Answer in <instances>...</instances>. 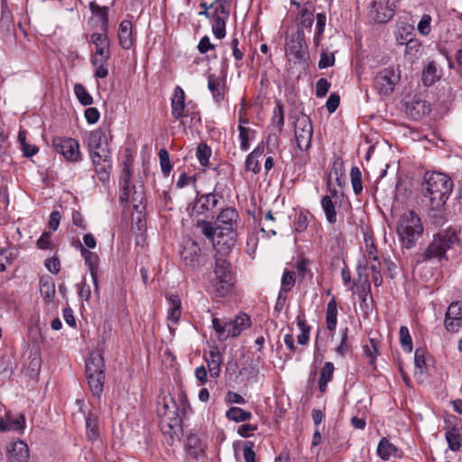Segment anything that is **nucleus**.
Here are the masks:
<instances>
[{"mask_svg": "<svg viewBox=\"0 0 462 462\" xmlns=\"http://www.w3.org/2000/svg\"><path fill=\"white\" fill-rule=\"evenodd\" d=\"M445 318H462V301L452 302L447 310Z\"/></svg>", "mask_w": 462, "mask_h": 462, "instance_id": "nucleus-52", "label": "nucleus"}, {"mask_svg": "<svg viewBox=\"0 0 462 462\" xmlns=\"http://www.w3.org/2000/svg\"><path fill=\"white\" fill-rule=\"evenodd\" d=\"M186 446L189 453L196 458L202 456L206 448L202 438L196 433H191L188 436Z\"/></svg>", "mask_w": 462, "mask_h": 462, "instance_id": "nucleus-25", "label": "nucleus"}, {"mask_svg": "<svg viewBox=\"0 0 462 462\" xmlns=\"http://www.w3.org/2000/svg\"><path fill=\"white\" fill-rule=\"evenodd\" d=\"M46 268L52 273H58L60 272V263L59 258L51 257L45 261Z\"/></svg>", "mask_w": 462, "mask_h": 462, "instance_id": "nucleus-64", "label": "nucleus"}, {"mask_svg": "<svg viewBox=\"0 0 462 462\" xmlns=\"http://www.w3.org/2000/svg\"><path fill=\"white\" fill-rule=\"evenodd\" d=\"M208 372L211 377L217 378L221 372V364L223 361L222 355L217 346L209 347L206 356Z\"/></svg>", "mask_w": 462, "mask_h": 462, "instance_id": "nucleus-18", "label": "nucleus"}, {"mask_svg": "<svg viewBox=\"0 0 462 462\" xmlns=\"http://www.w3.org/2000/svg\"><path fill=\"white\" fill-rule=\"evenodd\" d=\"M340 97L339 95L332 93L327 100L326 107L329 113H333L337 110L339 106Z\"/></svg>", "mask_w": 462, "mask_h": 462, "instance_id": "nucleus-62", "label": "nucleus"}, {"mask_svg": "<svg viewBox=\"0 0 462 462\" xmlns=\"http://www.w3.org/2000/svg\"><path fill=\"white\" fill-rule=\"evenodd\" d=\"M90 153H91L92 160L97 159V160L106 161V160H110V158H111L107 142H106L105 143L100 145V148L94 149V150L90 151Z\"/></svg>", "mask_w": 462, "mask_h": 462, "instance_id": "nucleus-48", "label": "nucleus"}, {"mask_svg": "<svg viewBox=\"0 0 462 462\" xmlns=\"http://www.w3.org/2000/svg\"><path fill=\"white\" fill-rule=\"evenodd\" d=\"M131 169L132 160L130 158H126L125 161L124 162V169L120 176V189H126L127 187H130Z\"/></svg>", "mask_w": 462, "mask_h": 462, "instance_id": "nucleus-39", "label": "nucleus"}, {"mask_svg": "<svg viewBox=\"0 0 462 462\" xmlns=\"http://www.w3.org/2000/svg\"><path fill=\"white\" fill-rule=\"evenodd\" d=\"M334 372V365L330 362L325 363L324 366L320 371V376L319 380V388L320 392H325L328 382L332 380Z\"/></svg>", "mask_w": 462, "mask_h": 462, "instance_id": "nucleus-30", "label": "nucleus"}, {"mask_svg": "<svg viewBox=\"0 0 462 462\" xmlns=\"http://www.w3.org/2000/svg\"><path fill=\"white\" fill-rule=\"evenodd\" d=\"M109 45H101L97 47L96 52L92 58V64L97 65L100 62H106L110 58Z\"/></svg>", "mask_w": 462, "mask_h": 462, "instance_id": "nucleus-44", "label": "nucleus"}, {"mask_svg": "<svg viewBox=\"0 0 462 462\" xmlns=\"http://www.w3.org/2000/svg\"><path fill=\"white\" fill-rule=\"evenodd\" d=\"M309 225L308 216L304 212H300L295 220L294 228L295 231L300 233L307 229Z\"/></svg>", "mask_w": 462, "mask_h": 462, "instance_id": "nucleus-57", "label": "nucleus"}, {"mask_svg": "<svg viewBox=\"0 0 462 462\" xmlns=\"http://www.w3.org/2000/svg\"><path fill=\"white\" fill-rule=\"evenodd\" d=\"M238 213L234 208L223 209L217 217V229L226 232H236Z\"/></svg>", "mask_w": 462, "mask_h": 462, "instance_id": "nucleus-14", "label": "nucleus"}, {"mask_svg": "<svg viewBox=\"0 0 462 462\" xmlns=\"http://www.w3.org/2000/svg\"><path fill=\"white\" fill-rule=\"evenodd\" d=\"M208 88L217 101L222 100L224 98L222 84L219 79H217L214 74H209L208 76Z\"/></svg>", "mask_w": 462, "mask_h": 462, "instance_id": "nucleus-32", "label": "nucleus"}, {"mask_svg": "<svg viewBox=\"0 0 462 462\" xmlns=\"http://www.w3.org/2000/svg\"><path fill=\"white\" fill-rule=\"evenodd\" d=\"M453 189L452 180L441 172H426L421 183L423 196L429 199L432 210L440 211Z\"/></svg>", "mask_w": 462, "mask_h": 462, "instance_id": "nucleus-1", "label": "nucleus"}, {"mask_svg": "<svg viewBox=\"0 0 462 462\" xmlns=\"http://www.w3.org/2000/svg\"><path fill=\"white\" fill-rule=\"evenodd\" d=\"M401 80L399 67H388L381 69L374 79V86L381 96L388 97Z\"/></svg>", "mask_w": 462, "mask_h": 462, "instance_id": "nucleus-5", "label": "nucleus"}, {"mask_svg": "<svg viewBox=\"0 0 462 462\" xmlns=\"http://www.w3.org/2000/svg\"><path fill=\"white\" fill-rule=\"evenodd\" d=\"M430 23H431V16L430 14H423L420 21L418 23V31L422 34V35H429L431 32V27H430Z\"/></svg>", "mask_w": 462, "mask_h": 462, "instance_id": "nucleus-53", "label": "nucleus"}, {"mask_svg": "<svg viewBox=\"0 0 462 462\" xmlns=\"http://www.w3.org/2000/svg\"><path fill=\"white\" fill-rule=\"evenodd\" d=\"M294 135L298 148L301 151H308L311 145L313 127L307 116L302 115L296 119Z\"/></svg>", "mask_w": 462, "mask_h": 462, "instance_id": "nucleus-10", "label": "nucleus"}, {"mask_svg": "<svg viewBox=\"0 0 462 462\" xmlns=\"http://www.w3.org/2000/svg\"><path fill=\"white\" fill-rule=\"evenodd\" d=\"M160 164L162 168V171L164 176H169L171 171V164L170 162L169 152L165 149H162L159 152Z\"/></svg>", "mask_w": 462, "mask_h": 462, "instance_id": "nucleus-47", "label": "nucleus"}, {"mask_svg": "<svg viewBox=\"0 0 462 462\" xmlns=\"http://www.w3.org/2000/svg\"><path fill=\"white\" fill-rule=\"evenodd\" d=\"M397 233L403 245L406 248H411L423 233V226L420 218L413 211L403 213L400 217L397 225Z\"/></svg>", "mask_w": 462, "mask_h": 462, "instance_id": "nucleus-4", "label": "nucleus"}, {"mask_svg": "<svg viewBox=\"0 0 462 462\" xmlns=\"http://www.w3.org/2000/svg\"><path fill=\"white\" fill-rule=\"evenodd\" d=\"M335 56L333 53H328V51H323L320 55V60L319 61V67L320 69H325L328 67H331L334 65Z\"/></svg>", "mask_w": 462, "mask_h": 462, "instance_id": "nucleus-60", "label": "nucleus"}, {"mask_svg": "<svg viewBox=\"0 0 462 462\" xmlns=\"http://www.w3.org/2000/svg\"><path fill=\"white\" fill-rule=\"evenodd\" d=\"M6 456L8 462H28L30 450L24 441L17 440L10 445Z\"/></svg>", "mask_w": 462, "mask_h": 462, "instance_id": "nucleus-17", "label": "nucleus"}, {"mask_svg": "<svg viewBox=\"0 0 462 462\" xmlns=\"http://www.w3.org/2000/svg\"><path fill=\"white\" fill-rule=\"evenodd\" d=\"M74 92L81 105L89 106L93 103L92 97L87 91V89L85 88V87L83 85L76 84L74 87Z\"/></svg>", "mask_w": 462, "mask_h": 462, "instance_id": "nucleus-41", "label": "nucleus"}, {"mask_svg": "<svg viewBox=\"0 0 462 462\" xmlns=\"http://www.w3.org/2000/svg\"><path fill=\"white\" fill-rule=\"evenodd\" d=\"M196 155L202 166H208L211 156V148L207 143H199L197 147Z\"/></svg>", "mask_w": 462, "mask_h": 462, "instance_id": "nucleus-42", "label": "nucleus"}, {"mask_svg": "<svg viewBox=\"0 0 462 462\" xmlns=\"http://www.w3.org/2000/svg\"><path fill=\"white\" fill-rule=\"evenodd\" d=\"M185 107V94L183 89L177 86L174 89L173 98L171 100V114L175 119H180L183 116V110Z\"/></svg>", "mask_w": 462, "mask_h": 462, "instance_id": "nucleus-24", "label": "nucleus"}, {"mask_svg": "<svg viewBox=\"0 0 462 462\" xmlns=\"http://www.w3.org/2000/svg\"><path fill=\"white\" fill-rule=\"evenodd\" d=\"M40 292L45 300H51L55 294V285L51 281H41Z\"/></svg>", "mask_w": 462, "mask_h": 462, "instance_id": "nucleus-46", "label": "nucleus"}, {"mask_svg": "<svg viewBox=\"0 0 462 462\" xmlns=\"http://www.w3.org/2000/svg\"><path fill=\"white\" fill-rule=\"evenodd\" d=\"M330 88V83L328 79L321 78L316 83V96L318 97H323L327 95Z\"/></svg>", "mask_w": 462, "mask_h": 462, "instance_id": "nucleus-59", "label": "nucleus"}, {"mask_svg": "<svg viewBox=\"0 0 462 462\" xmlns=\"http://www.w3.org/2000/svg\"><path fill=\"white\" fill-rule=\"evenodd\" d=\"M422 82L425 86L433 85L438 79L437 68L433 61L430 62L422 70Z\"/></svg>", "mask_w": 462, "mask_h": 462, "instance_id": "nucleus-35", "label": "nucleus"}, {"mask_svg": "<svg viewBox=\"0 0 462 462\" xmlns=\"http://www.w3.org/2000/svg\"><path fill=\"white\" fill-rule=\"evenodd\" d=\"M405 46V55L409 58H416L420 51L421 42L418 39L409 38Z\"/></svg>", "mask_w": 462, "mask_h": 462, "instance_id": "nucleus-43", "label": "nucleus"}, {"mask_svg": "<svg viewBox=\"0 0 462 462\" xmlns=\"http://www.w3.org/2000/svg\"><path fill=\"white\" fill-rule=\"evenodd\" d=\"M86 377L94 396L103 393L105 382V362L99 351H93L86 359Z\"/></svg>", "mask_w": 462, "mask_h": 462, "instance_id": "nucleus-3", "label": "nucleus"}, {"mask_svg": "<svg viewBox=\"0 0 462 462\" xmlns=\"http://www.w3.org/2000/svg\"><path fill=\"white\" fill-rule=\"evenodd\" d=\"M92 161L95 165L96 173L99 180L102 182L108 181L110 177V171L112 169L111 160L102 161L94 159Z\"/></svg>", "mask_w": 462, "mask_h": 462, "instance_id": "nucleus-28", "label": "nucleus"}, {"mask_svg": "<svg viewBox=\"0 0 462 462\" xmlns=\"http://www.w3.org/2000/svg\"><path fill=\"white\" fill-rule=\"evenodd\" d=\"M293 272H284L282 279V287L285 291H291L295 283V277Z\"/></svg>", "mask_w": 462, "mask_h": 462, "instance_id": "nucleus-58", "label": "nucleus"}, {"mask_svg": "<svg viewBox=\"0 0 462 462\" xmlns=\"http://www.w3.org/2000/svg\"><path fill=\"white\" fill-rule=\"evenodd\" d=\"M105 138V134L101 129L92 131L88 137L89 151L100 148V145L106 142Z\"/></svg>", "mask_w": 462, "mask_h": 462, "instance_id": "nucleus-38", "label": "nucleus"}, {"mask_svg": "<svg viewBox=\"0 0 462 462\" xmlns=\"http://www.w3.org/2000/svg\"><path fill=\"white\" fill-rule=\"evenodd\" d=\"M212 326L219 338L238 336L242 330L251 326V319H212Z\"/></svg>", "mask_w": 462, "mask_h": 462, "instance_id": "nucleus-8", "label": "nucleus"}, {"mask_svg": "<svg viewBox=\"0 0 462 462\" xmlns=\"http://www.w3.org/2000/svg\"><path fill=\"white\" fill-rule=\"evenodd\" d=\"M414 376L418 381L422 382L427 370L426 366V350L417 348L414 353Z\"/></svg>", "mask_w": 462, "mask_h": 462, "instance_id": "nucleus-26", "label": "nucleus"}, {"mask_svg": "<svg viewBox=\"0 0 462 462\" xmlns=\"http://www.w3.org/2000/svg\"><path fill=\"white\" fill-rule=\"evenodd\" d=\"M308 46L305 42L304 32H295L287 40L285 52L289 60L300 63L308 54Z\"/></svg>", "mask_w": 462, "mask_h": 462, "instance_id": "nucleus-9", "label": "nucleus"}, {"mask_svg": "<svg viewBox=\"0 0 462 462\" xmlns=\"http://www.w3.org/2000/svg\"><path fill=\"white\" fill-rule=\"evenodd\" d=\"M168 300V318H180L181 315V300L178 295H171Z\"/></svg>", "mask_w": 462, "mask_h": 462, "instance_id": "nucleus-34", "label": "nucleus"}, {"mask_svg": "<svg viewBox=\"0 0 462 462\" xmlns=\"http://www.w3.org/2000/svg\"><path fill=\"white\" fill-rule=\"evenodd\" d=\"M326 20H327V18L324 14L319 13L317 14V26H316L317 32L314 36V43L316 45H319V43L320 42L321 35L324 32Z\"/></svg>", "mask_w": 462, "mask_h": 462, "instance_id": "nucleus-51", "label": "nucleus"}, {"mask_svg": "<svg viewBox=\"0 0 462 462\" xmlns=\"http://www.w3.org/2000/svg\"><path fill=\"white\" fill-rule=\"evenodd\" d=\"M236 232H226L223 231V234L218 230L217 234V238L213 242V245L218 252H228L236 244Z\"/></svg>", "mask_w": 462, "mask_h": 462, "instance_id": "nucleus-20", "label": "nucleus"}, {"mask_svg": "<svg viewBox=\"0 0 462 462\" xmlns=\"http://www.w3.org/2000/svg\"><path fill=\"white\" fill-rule=\"evenodd\" d=\"M314 7L310 2H306L298 16L299 24L296 32H303L304 28L311 29L314 23Z\"/></svg>", "mask_w": 462, "mask_h": 462, "instance_id": "nucleus-21", "label": "nucleus"}, {"mask_svg": "<svg viewBox=\"0 0 462 462\" xmlns=\"http://www.w3.org/2000/svg\"><path fill=\"white\" fill-rule=\"evenodd\" d=\"M459 239L454 229L440 230L433 236L426 250L418 257L419 263L428 262L431 259L441 260L446 258V253L458 245Z\"/></svg>", "mask_w": 462, "mask_h": 462, "instance_id": "nucleus-2", "label": "nucleus"}, {"mask_svg": "<svg viewBox=\"0 0 462 462\" xmlns=\"http://www.w3.org/2000/svg\"><path fill=\"white\" fill-rule=\"evenodd\" d=\"M377 455L384 461L391 457H402V452L388 439L383 438L377 446Z\"/></svg>", "mask_w": 462, "mask_h": 462, "instance_id": "nucleus-19", "label": "nucleus"}, {"mask_svg": "<svg viewBox=\"0 0 462 462\" xmlns=\"http://www.w3.org/2000/svg\"><path fill=\"white\" fill-rule=\"evenodd\" d=\"M321 207L325 212L326 218L330 224H334L337 221V213L335 205L330 196H324L321 199Z\"/></svg>", "mask_w": 462, "mask_h": 462, "instance_id": "nucleus-33", "label": "nucleus"}, {"mask_svg": "<svg viewBox=\"0 0 462 462\" xmlns=\"http://www.w3.org/2000/svg\"><path fill=\"white\" fill-rule=\"evenodd\" d=\"M132 28L133 24L129 20H124L119 24L118 39L120 45L125 50H129L134 44Z\"/></svg>", "mask_w": 462, "mask_h": 462, "instance_id": "nucleus-23", "label": "nucleus"}, {"mask_svg": "<svg viewBox=\"0 0 462 462\" xmlns=\"http://www.w3.org/2000/svg\"><path fill=\"white\" fill-rule=\"evenodd\" d=\"M412 109L415 111V116H421L429 114L430 111V106L426 101L413 100L411 102Z\"/></svg>", "mask_w": 462, "mask_h": 462, "instance_id": "nucleus-56", "label": "nucleus"}, {"mask_svg": "<svg viewBox=\"0 0 462 462\" xmlns=\"http://www.w3.org/2000/svg\"><path fill=\"white\" fill-rule=\"evenodd\" d=\"M86 431L87 438L90 441H95L98 439V419L94 413H88L86 417Z\"/></svg>", "mask_w": 462, "mask_h": 462, "instance_id": "nucleus-29", "label": "nucleus"}, {"mask_svg": "<svg viewBox=\"0 0 462 462\" xmlns=\"http://www.w3.org/2000/svg\"><path fill=\"white\" fill-rule=\"evenodd\" d=\"M395 5L389 0H374L371 4L369 18L380 23L389 22L394 15Z\"/></svg>", "mask_w": 462, "mask_h": 462, "instance_id": "nucleus-12", "label": "nucleus"}, {"mask_svg": "<svg viewBox=\"0 0 462 462\" xmlns=\"http://www.w3.org/2000/svg\"><path fill=\"white\" fill-rule=\"evenodd\" d=\"M226 417L229 420L244 422L251 419L252 413L239 407H231L226 411Z\"/></svg>", "mask_w": 462, "mask_h": 462, "instance_id": "nucleus-31", "label": "nucleus"}, {"mask_svg": "<svg viewBox=\"0 0 462 462\" xmlns=\"http://www.w3.org/2000/svg\"><path fill=\"white\" fill-rule=\"evenodd\" d=\"M218 199L214 193L201 195L194 203L190 216L199 217L212 211L217 205Z\"/></svg>", "mask_w": 462, "mask_h": 462, "instance_id": "nucleus-16", "label": "nucleus"}, {"mask_svg": "<svg viewBox=\"0 0 462 462\" xmlns=\"http://www.w3.org/2000/svg\"><path fill=\"white\" fill-rule=\"evenodd\" d=\"M180 257L187 268L195 270L200 266V247L197 242L191 240L186 242L183 250L180 252Z\"/></svg>", "mask_w": 462, "mask_h": 462, "instance_id": "nucleus-13", "label": "nucleus"}, {"mask_svg": "<svg viewBox=\"0 0 462 462\" xmlns=\"http://www.w3.org/2000/svg\"><path fill=\"white\" fill-rule=\"evenodd\" d=\"M213 4L214 5H216L213 18L220 17L223 20H226L229 15V4L218 0H216Z\"/></svg>", "mask_w": 462, "mask_h": 462, "instance_id": "nucleus-49", "label": "nucleus"}, {"mask_svg": "<svg viewBox=\"0 0 462 462\" xmlns=\"http://www.w3.org/2000/svg\"><path fill=\"white\" fill-rule=\"evenodd\" d=\"M310 261L308 259L302 258L296 263V268L298 271V273L300 277L306 278L309 276L310 278L312 277V273L310 270L309 269Z\"/></svg>", "mask_w": 462, "mask_h": 462, "instance_id": "nucleus-54", "label": "nucleus"}, {"mask_svg": "<svg viewBox=\"0 0 462 462\" xmlns=\"http://www.w3.org/2000/svg\"><path fill=\"white\" fill-rule=\"evenodd\" d=\"M351 184L355 194L358 195L363 190L362 173L358 167H352L350 171Z\"/></svg>", "mask_w": 462, "mask_h": 462, "instance_id": "nucleus-40", "label": "nucleus"}, {"mask_svg": "<svg viewBox=\"0 0 462 462\" xmlns=\"http://www.w3.org/2000/svg\"><path fill=\"white\" fill-rule=\"evenodd\" d=\"M400 342L404 351L408 353L412 351V339L405 326H402L400 328Z\"/></svg>", "mask_w": 462, "mask_h": 462, "instance_id": "nucleus-45", "label": "nucleus"}, {"mask_svg": "<svg viewBox=\"0 0 462 462\" xmlns=\"http://www.w3.org/2000/svg\"><path fill=\"white\" fill-rule=\"evenodd\" d=\"M212 32L217 39H223L226 35V20L220 17H215Z\"/></svg>", "mask_w": 462, "mask_h": 462, "instance_id": "nucleus-50", "label": "nucleus"}, {"mask_svg": "<svg viewBox=\"0 0 462 462\" xmlns=\"http://www.w3.org/2000/svg\"><path fill=\"white\" fill-rule=\"evenodd\" d=\"M25 428V418L23 413L5 412V416L0 418V430L2 432L16 431L23 433Z\"/></svg>", "mask_w": 462, "mask_h": 462, "instance_id": "nucleus-15", "label": "nucleus"}, {"mask_svg": "<svg viewBox=\"0 0 462 462\" xmlns=\"http://www.w3.org/2000/svg\"><path fill=\"white\" fill-rule=\"evenodd\" d=\"M80 253L85 259L86 264L88 267L95 287L97 288V272L99 258L97 254L90 252L87 248L83 247L82 245H80Z\"/></svg>", "mask_w": 462, "mask_h": 462, "instance_id": "nucleus-22", "label": "nucleus"}, {"mask_svg": "<svg viewBox=\"0 0 462 462\" xmlns=\"http://www.w3.org/2000/svg\"><path fill=\"white\" fill-rule=\"evenodd\" d=\"M215 263L216 280L214 287L217 295L223 297L228 293L234 285L230 263L222 257H217Z\"/></svg>", "mask_w": 462, "mask_h": 462, "instance_id": "nucleus-7", "label": "nucleus"}, {"mask_svg": "<svg viewBox=\"0 0 462 462\" xmlns=\"http://www.w3.org/2000/svg\"><path fill=\"white\" fill-rule=\"evenodd\" d=\"M254 443L247 441L244 447V457L245 462H255V453L253 449Z\"/></svg>", "mask_w": 462, "mask_h": 462, "instance_id": "nucleus-63", "label": "nucleus"}, {"mask_svg": "<svg viewBox=\"0 0 462 462\" xmlns=\"http://www.w3.org/2000/svg\"><path fill=\"white\" fill-rule=\"evenodd\" d=\"M196 226L200 229L201 233L205 236V237L214 242L215 236L218 232L217 226L214 227L210 222L201 219H199L197 221Z\"/></svg>", "mask_w": 462, "mask_h": 462, "instance_id": "nucleus-37", "label": "nucleus"}, {"mask_svg": "<svg viewBox=\"0 0 462 462\" xmlns=\"http://www.w3.org/2000/svg\"><path fill=\"white\" fill-rule=\"evenodd\" d=\"M90 10L93 14L100 17L102 21V30L106 32L108 27V9L105 6H99L95 2H91L89 5Z\"/></svg>", "mask_w": 462, "mask_h": 462, "instance_id": "nucleus-36", "label": "nucleus"}, {"mask_svg": "<svg viewBox=\"0 0 462 462\" xmlns=\"http://www.w3.org/2000/svg\"><path fill=\"white\" fill-rule=\"evenodd\" d=\"M448 448L452 451H458L462 447V430L457 427H452L445 433Z\"/></svg>", "mask_w": 462, "mask_h": 462, "instance_id": "nucleus-27", "label": "nucleus"}, {"mask_svg": "<svg viewBox=\"0 0 462 462\" xmlns=\"http://www.w3.org/2000/svg\"><path fill=\"white\" fill-rule=\"evenodd\" d=\"M157 413L167 422L169 428L172 429L180 422V408L177 402L170 393H162L157 401Z\"/></svg>", "mask_w": 462, "mask_h": 462, "instance_id": "nucleus-6", "label": "nucleus"}, {"mask_svg": "<svg viewBox=\"0 0 462 462\" xmlns=\"http://www.w3.org/2000/svg\"><path fill=\"white\" fill-rule=\"evenodd\" d=\"M239 131V139H240V147L243 151H247L249 149V132L250 129L245 127L243 125L238 126Z\"/></svg>", "mask_w": 462, "mask_h": 462, "instance_id": "nucleus-55", "label": "nucleus"}, {"mask_svg": "<svg viewBox=\"0 0 462 462\" xmlns=\"http://www.w3.org/2000/svg\"><path fill=\"white\" fill-rule=\"evenodd\" d=\"M364 353L367 357L371 358L372 362L374 361L378 355L377 343L374 339H370L369 344L364 346Z\"/></svg>", "mask_w": 462, "mask_h": 462, "instance_id": "nucleus-61", "label": "nucleus"}, {"mask_svg": "<svg viewBox=\"0 0 462 462\" xmlns=\"http://www.w3.org/2000/svg\"><path fill=\"white\" fill-rule=\"evenodd\" d=\"M52 145L55 151L68 161L78 162L81 159L79 144L73 138L54 137Z\"/></svg>", "mask_w": 462, "mask_h": 462, "instance_id": "nucleus-11", "label": "nucleus"}]
</instances>
